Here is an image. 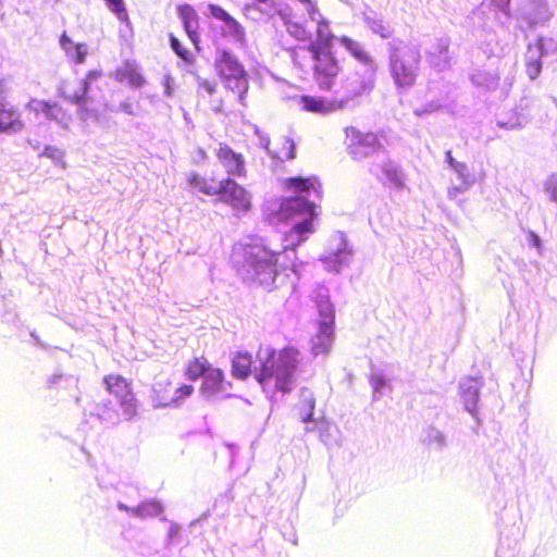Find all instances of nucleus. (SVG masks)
I'll return each instance as SVG.
<instances>
[{
    "instance_id": "f257e3e1",
    "label": "nucleus",
    "mask_w": 557,
    "mask_h": 557,
    "mask_svg": "<svg viewBox=\"0 0 557 557\" xmlns=\"http://www.w3.org/2000/svg\"><path fill=\"white\" fill-rule=\"evenodd\" d=\"M280 252L269 249L263 243L252 240L236 243L231 250V262L238 271H245L253 284L272 290L277 275V259Z\"/></svg>"
},
{
    "instance_id": "f03ea898",
    "label": "nucleus",
    "mask_w": 557,
    "mask_h": 557,
    "mask_svg": "<svg viewBox=\"0 0 557 557\" xmlns=\"http://www.w3.org/2000/svg\"><path fill=\"white\" fill-rule=\"evenodd\" d=\"M299 351L294 347L280 350L267 348L259 354L260 366L256 373L257 382L264 391L288 393L293 388L298 366Z\"/></svg>"
},
{
    "instance_id": "7ed1b4c3",
    "label": "nucleus",
    "mask_w": 557,
    "mask_h": 557,
    "mask_svg": "<svg viewBox=\"0 0 557 557\" xmlns=\"http://www.w3.org/2000/svg\"><path fill=\"white\" fill-rule=\"evenodd\" d=\"M334 36L330 30L329 22L321 18L317 24V38L311 41L307 49L312 54L314 61V77L319 85L323 88H330L333 78L339 72V65L331 48L333 46Z\"/></svg>"
},
{
    "instance_id": "20e7f679",
    "label": "nucleus",
    "mask_w": 557,
    "mask_h": 557,
    "mask_svg": "<svg viewBox=\"0 0 557 557\" xmlns=\"http://www.w3.org/2000/svg\"><path fill=\"white\" fill-rule=\"evenodd\" d=\"M102 382L106 391L117 399L123 420L133 421L139 413V403L132 382L119 373L104 375Z\"/></svg>"
},
{
    "instance_id": "39448f33",
    "label": "nucleus",
    "mask_w": 557,
    "mask_h": 557,
    "mask_svg": "<svg viewBox=\"0 0 557 557\" xmlns=\"http://www.w3.org/2000/svg\"><path fill=\"white\" fill-rule=\"evenodd\" d=\"M219 76L232 89L243 95L248 89V75L244 65L228 50H221L214 61Z\"/></svg>"
},
{
    "instance_id": "423d86ee",
    "label": "nucleus",
    "mask_w": 557,
    "mask_h": 557,
    "mask_svg": "<svg viewBox=\"0 0 557 557\" xmlns=\"http://www.w3.org/2000/svg\"><path fill=\"white\" fill-rule=\"evenodd\" d=\"M214 197H218L234 210L246 212L251 208L249 191L231 176L221 178L219 193Z\"/></svg>"
},
{
    "instance_id": "0eeeda50",
    "label": "nucleus",
    "mask_w": 557,
    "mask_h": 557,
    "mask_svg": "<svg viewBox=\"0 0 557 557\" xmlns=\"http://www.w3.org/2000/svg\"><path fill=\"white\" fill-rule=\"evenodd\" d=\"M26 109L36 117L57 122L63 128H69L72 122V114L57 101L30 98Z\"/></svg>"
},
{
    "instance_id": "6e6552de",
    "label": "nucleus",
    "mask_w": 557,
    "mask_h": 557,
    "mask_svg": "<svg viewBox=\"0 0 557 557\" xmlns=\"http://www.w3.org/2000/svg\"><path fill=\"white\" fill-rule=\"evenodd\" d=\"M347 147L350 154L355 158L369 154L371 151L381 147L376 134L372 132H361L357 127L350 126L346 128Z\"/></svg>"
},
{
    "instance_id": "1a4fd4ad",
    "label": "nucleus",
    "mask_w": 557,
    "mask_h": 557,
    "mask_svg": "<svg viewBox=\"0 0 557 557\" xmlns=\"http://www.w3.org/2000/svg\"><path fill=\"white\" fill-rule=\"evenodd\" d=\"M277 214L283 220H289L298 215L315 216V206L301 196L288 197L282 200Z\"/></svg>"
},
{
    "instance_id": "9d476101",
    "label": "nucleus",
    "mask_w": 557,
    "mask_h": 557,
    "mask_svg": "<svg viewBox=\"0 0 557 557\" xmlns=\"http://www.w3.org/2000/svg\"><path fill=\"white\" fill-rule=\"evenodd\" d=\"M216 158L224 166L228 176H246L247 171L244 156L234 151L227 144H220L216 150Z\"/></svg>"
},
{
    "instance_id": "9b49d317",
    "label": "nucleus",
    "mask_w": 557,
    "mask_h": 557,
    "mask_svg": "<svg viewBox=\"0 0 557 557\" xmlns=\"http://www.w3.org/2000/svg\"><path fill=\"white\" fill-rule=\"evenodd\" d=\"M177 13L184 30L196 50H200L199 18L196 10L188 3L177 7Z\"/></svg>"
},
{
    "instance_id": "f8f14e48",
    "label": "nucleus",
    "mask_w": 557,
    "mask_h": 557,
    "mask_svg": "<svg viewBox=\"0 0 557 557\" xmlns=\"http://www.w3.org/2000/svg\"><path fill=\"white\" fill-rule=\"evenodd\" d=\"M24 128L22 114L10 101H0V133H18Z\"/></svg>"
},
{
    "instance_id": "ddd939ff",
    "label": "nucleus",
    "mask_w": 557,
    "mask_h": 557,
    "mask_svg": "<svg viewBox=\"0 0 557 557\" xmlns=\"http://www.w3.org/2000/svg\"><path fill=\"white\" fill-rule=\"evenodd\" d=\"M171 382L159 383L153 388L154 407H168L178 404L184 398L189 397L194 393V386L190 384H181L174 392L173 397H159L161 392H169Z\"/></svg>"
},
{
    "instance_id": "4468645a",
    "label": "nucleus",
    "mask_w": 557,
    "mask_h": 557,
    "mask_svg": "<svg viewBox=\"0 0 557 557\" xmlns=\"http://www.w3.org/2000/svg\"><path fill=\"white\" fill-rule=\"evenodd\" d=\"M188 186L202 195L214 197L219 193L221 178L214 172L210 174H200L191 172L187 177Z\"/></svg>"
},
{
    "instance_id": "2eb2a0df",
    "label": "nucleus",
    "mask_w": 557,
    "mask_h": 557,
    "mask_svg": "<svg viewBox=\"0 0 557 557\" xmlns=\"http://www.w3.org/2000/svg\"><path fill=\"white\" fill-rule=\"evenodd\" d=\"M225 385L231 386V383L226 382L224 371L212 366L202 379L200 393L206 397H210L223 392Z\"/></svg>"
},
{
    "instance_id": "dca6fc26",
    "label": "nucleus",
    "mask_w": 557,
    "mask_h": 557,
    "mask_svg": "<svg viewBox=\"0 0 557 557\" xmlns=\"http://www.w3.org/2000/svg\"><path fill=\"white\" fill-rule=\"evenodd\" d=\"M391 71L396 84L403 88L412 86L417 77L416 69L403 57L392 60Z\"/></svg>"
},
{
    "instance_id": "f3484780",
    "label": "nucleus",
    "mask_w": 557,
    "mask_h": 557,
    "mask_svg": "<svg viewBox=\"0 0 557 557\" xmlns=\"http://www.w3.org/2000/svg\"><path fill=\"white\" fill-rule=\"evenodd\" d=\"M114 78L120 83H127L135 88H139L146 84V79L139 67L129 61L124 62L115 70Z\"/></svg>"
},
{
    "instance_id": "a211bd4d",
    "label": "nucleus",
    "mask_w": 557,
    "mask_h": 557,
    "mask_svg": "<svg viewBox=\"0 0 557 557\" xmlns=\"http://www.w3.org/2000/svg\"><path fill=\"white\" fill-rule=\"evenodd\" d=\"M339 41L356 60L367 66V72H376V65L373 58L359 42L347 36H343Z\"/></svg>"
},
{
    "instance_id": "6ab92c4d",
    "label": "nucleus",
    "mask_w": 557,
    "mask_h": 557,
    "mask_svg": "<svg viewBox=\"0 0 557 557\" xmlns=\"http://www.w3.org/2000/svg\"><path fill=\"white\" fill-rule=\"evenodd\" d=\"M283 186L285 190L295 194H309L311 191L319 193L320 184L315 176H295L285 178L283 181Z\"/></svg>"
},
{
    "instance_id": "aec40b11",
    "label": "nucleus",
    "mask_w": 557,
    "mask_h": 557,
    "mask_svg": "<svg viewBox=\"0 0 557 557\" xmlns=\"http://www.w3.org/2000/svg\"><path fill=\"white\" fill-rule=\"evenodd\" d=\"M253 364L252 356L248 351H237L232 358L231 373L233 377L244 381L250 373Z\"/></svg>"
},
{
    "instance_id": "412c9836",
    "label": "nucleus",
    "mask_w": 557,
    "mask_h": 557,
    "mask_svg": "<svg viewBox=\"0 0 557 557\" xmlns=\"http://www.w3.org/2000/svg\"><path fill=\"white\" fill-rule=\"evenodd\" d=\"M212 363L203 355L196 356L189 359L184 368V375L189 381H197L203 379L207 372L211 369Z\"/></svg>"
},
{
    "instance_id": "4be33fe9",
    "label": "nucleus",
    "mask_w": 557,
    "mask_h": 557,
    "mask_svg": "<svg viewBox=\"0 0 557 557\" xmlns=\"http://www.w3.org/2000/svg\"><path fill=\"white\" fill-rule=\"evenodd\" d=\"M269 150L274 159L282 162L295 158V143L286 136H282L270 144Z\"/></svg>"
},
{
    "instance_id": "5701e85b",
    "label": "nucleus",
    "mask_w": 557,
    "mask_h": 557,
    "mask_svg": "<svg viewBox=\"0 0 557 557\" xmlns=\"http://www.w3.org/2000/svg\"><path fill=\"white\" fill-rule=\"evenodd\" d=\"M60 46L75 63L83 64L86 61V45L73 42L65 32L60 36Z\"/></svg>"
},
{
    "instance_id": "b1692460",
    "label": "nucleus",
    "mask_w": 557,
    "mask_h": 557,
    "mask_svg": "<svg viewBox=\"0 0 557 557\" xmlns=\"http://www.w3.org/2000/svg\"><path fill=\"white\" fill-rule=\"evenodd\" d=\"M451 169L460 176V178L463 182L462 188L454 187V188L449 189V191H448L449 196L456 197L459 191H461L462 189H466L470 185H472L475 182V177L468 169V165L462 162H457L456 164H454V168H451Z\"/></svg>"
},
{
    "instance_id": "393cba45",
    "label": "nucleus",
    "mask_w": 557,
    "mask_h": 557,
    "mask_svg": "<svg viewBox=\"0 0 557 557\" xmlns=\"http://www.w3.org/2000/svg\"><path fill=\"white\" fill-rule=\"evenodd\" d=\"M286 30L295 39L307 41L311 38V30L308 28L307 23L288 20L285 22Z\"/></svg>"
},
{
    "instance_id": "a878e982",
    "label": "nucleus",
    "mask_w": 557,
    "mask_h": 557,
    "mask_svg": "<svg viewBox=\"0 0 557 557\" xmlns=\"http://www.w3.org/2000/svg\"><path fill=\"white\" fill-rule=\"evenodd\" d=\"M100 76V73L90 71L87 73L86 78L82 82L81 92H75L71 96L65 97L71 103L83 106L86 103L87 91L89 88V81Z\"/></svg>"
},
{
    "instance_id": "bb28decb",
    "label": "nucleus",
    "mask_w": 557,
    "mask_h": 557,
    "mask_svg": "<svg viewBox=\"0 0 557 557\" xmlns=\"http://www.w3.org/2000/svg\"><path fill=\"white\" fill-rule=\"evenodd\" d=\"M460 392L466 403L475 405L479 399V383L475 379L468 377L460 384Z\"/></svg>"
},
{
    "instance_id": "cd10ccee",
    "label": "nucleus",
    "mask_w": 557,
    "mask_h": 557,
    "mask_svg": "<svg viewBox=\"0 0 557 557\" xmlns=\"http://www.w3.org/2000/svg\"><path fill=\"white\" fill-rule=\"evenodd\" d=\"M383 173L388 180V183L398 189L405 187V177L403 172L393 164H387L383 168Z\"/></svg>"
},
{
    "instance_id": "c85d7f7f",
    "label": "nucleus",
    "mask_w": 557,
    "mask_h": 557,
    "mask_svg": "<svg viewBox=\"0 0 557 557\" xmlns=\"http://www.w3.org/2000/svg\"><path fill=\"white\" fill-rule=\"evenodd\" d=\"M228 35L234 38L240 46L246 47L247 45V38H246V32L242 24L236 21L234 17H232L226 23Z\"/></svg>"
},
{
    "instance_id": "c756f323",
    "label": "nucleus",
    "mask_w": 557,
    "mask_h": 557,
    "mask_svg": "<svg viewBox=\"0 0 557 557\" xmlns=\"http://www.w3.org/2000/svg\"><path fill=\"white\" fill-rule=\"evenodd\" d=\"M170 46L172 50L176 53L178 58H181L183 61H185L188 64H193L195 61L194 55L190 53L189 50L184 48L180 40L173 35H169Z\"/></svg>"
},
{
    "instance_id": "7c9ffc66",
    "label": "nucleus",
    "mask_w": 557,
    "mask_h": 557,
    "mask_svg": "<svg viewBox=\"0 0 557 557\" xmlns=\"http://www.w3.org/2000/svg\"><path fill=\"white\" fill-rule=\"evenodd\" d=\"M110 11H112L122 22L128 21V13L124 0H104Z\"/></svg>"
},
{
    "instance_id": "2f4dec72",
    "label": "nucleus",
    "mask_w": 557,
    "mask_h": 557,
    "mask_svg": "<svg viewBox=\"0 0 557 557\" xmlns=\"http://www.w3.org/2000/svg\"><path fill=\"white\" fill-rule=\"evenodd\" d=\"M301 101L304 108L311 112H322L325 110V102L322 99H318L310 96H302Z\"/></svg>"
},
{
    "instance_id": "473e14b6",
    "label": "nucleus",
    "mask_w": 557,
    "mask_h": 557,
    "mask_svg": "<svg viewBox=\"0 0 557 557\" xmlns=\"http://www.w3.org/2000/svg\"><path fill=\"white\" fill-rule=\"evenodd\" d=\"M525 72L530 79H535L542 72V61L540 58L530 59L525 63Z\"/></svg>"
},
{
    "instance_id": "72a5a7b5",
    "label": "nucleus",
    "mask_w": 557,
    "mask_h": 557,
    "mask_svg": "<svg viewBox=\"0 0 557 557\" xmlns=\"http://www.w3.org/2000/svg\"><path fill=\"white\" fill-rule=\"evenodd\" d=\"M374 74L375 73L368 72L367 77L362 79L360 82L359 87L356 90H354V96H362L364 94H369L373 89Z\"/></svg>"
},
{
    "instance_id": "f704fd0d",
    "label": "nucleus",
    "mask_w": 557,
    "mask_h": 557,
    "mask_svg": "<svg viewBox=\"0 0 557 557\" xmlns=\"http://www.w3.org/2000/svg\"><path fill=\"white\" fill-rule=\"evenodd\" d=\"M208 10L212 17L220 20L225 24L233 17L222 7L216 4H208Z\"/></svg>"
},
{
    "instance_id": "c9c22d12",
    "label": "nucleus",
    "mask_w": 557,
    "mask_h": 557,
    "mask_svg": "<svg viewBox=\"0 0 557 557\" xmlns=\"http://www.w3.org/2000/svg\"><path fill=\"white\" fill-rule=\"evenodd\" d=\"M313 218L307 216L304 221L295 224L292 228V231L296 234H305V233H311L313 231Z\"/></svg>"
},
{
    "instance_id": "e433bc0d",
    "label": "nucleus",
    "mask_w": 557,
    "mask_h": 557,
    "mask_svg": "<svg viewBox=\"0 0 557 557\" xmlns=\"http://www.w3.org/2000/svg\"><path fill=\"white\" fill-rule=\"evenodd\" d=\"M42 154L51 159L60 160L63 158L64 152L58 147L47 146Z\"/></svg>"
},
{
    "instance_id": "4c0bfd02",
    "label": "nucleus",
    "mask_w": 557,
    "mask_h": 557,
    "mask_svg": "<svg viewBox=\"0 0 557 557\" xmlns=\"http://www.w3.org/2000/svg\"><path fill=\"white\" fill-rule=\"evenodd\" d=\"M202 95L211 96L216 91V85L210 82H203L200 85Z\"/></svg>"
},
{
    "instance_id": "58836bf2",
    "label": "nucleus",
    "mask_w": 557,
    "mask_h": 557,
    "mask_svg": "<svg viewBox=\"0 0 557 557\" xmlns=\"http://www.w3.org/2000/svg\"><path fill=\"white\" fill-rule=\"evenodd\" d=\"M307 406H308L309 411L301 416V421L302 422H309L312 419L313 408H314V400L313 399H309L307 401Z\"/></svg>"
},
{
    "instance_id": "ea45409f",
    "label": "nucleus",
    "mask_w": 557,
    "mask_h": 557,
    "mask_svg": "<svg viewBox=\"0 0 557 557\" xmlns=\"http://www.w3.org/2000/svg\"><path fill=\"white\" fill-rule=\"evenodd\" d=\"M446 160L449 164L450 168H454V164H456L458 161H456L454 158H453V154H451V151L448 150L446 151Z\"/></svg>"
},
{
    "instance_id": "a19ab883",
    "label": "nucleus",
    "mask_w": 557,
    "mask_h": 557,
    "mask_svg": "<svg viewBox=\"0 0 557 557\" xmlns=\"http://www.w3.org/2000/svg\"><path fill=\"white\" fill-rule=\"evenodd\" d=\"M197 156H198V160L207 159V152L202 148L197 149Z\"/></svg>"
},
{
    "instance_id": "79ce46f5",
    "label": "nucleus",
    "mask_w": 557,
    "mask_h": 557,
    "mask_svg": "<svg viewBox=\"0 0 557 557\" xmlns=\"http://www.w3.org/2000/svg\"><path fill=\"white\" fill-rule=\"evenodd\" d=\"M323 333H324L327 337H330V336L332 335L331 326H329V325H326V324H325V326H324V329H323Z\"/></svg>"
},
{
    "instance_id": "37998d69",
    "label": "nucleus",
    "mask_w": 557,
    "mask_h": 557,
    "mask_svg": "<svg viewBox=\"0 0 557 557\" xmlns=\"http://www.w3.org/2000/svg\"><path fill=\"white\" fill-rule=\"evenodd\" d=\"M151 506L156 509L157 512L161 511V507L158 504L151 503Z\"/></svg>"
},
{
    "instance_id": "c03bdc74",
    "label": "nucleus",
    "mask_w": 557,
    "mask_h": 557,
    "mask_svg": "<svg viewBox=\"0 0 557 557\" xmlns=\"http://www.w3.org/2000/svg\"><path fill=\"white\" fill-rule=\"evenodd\" d=\"M169 392H161L159 394V397H172L171 395L168 394Z\"/></svg>"
},
{
    "instance_id": "a18cd8bd",
    "label": "nucleus",
    "mask_w": 557,
    "mask_h": 557,
    "mask_svg": "<svg viewBox=\"0 0 557 557\" xmlns=\"http://www.w3.org/2000/svg\"><path fill=\"white\" fill-rule=\"evenodd\" d=\"M499 3L508 5L510 0H497Z\"/></svg>"
},
{
    "instance_id": "49530a36",
    "label": "nucleus",
    "mask_w": 557,
    "mask_h": 557,
    "mask_svg": "<svg viewBox=\"0 0 557 557\" xmlns=\"http://www.w3.org/2000/svg\"><path fill=\"white\" fill-rule=\"evenodd\" d=\"M258 3H267L269 0H256Z\"/></svg>"
}]
</instances>
